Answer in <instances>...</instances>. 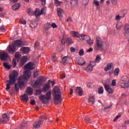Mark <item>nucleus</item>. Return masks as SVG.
I'll list each match as a JSON object with an SVG mask.
<instances>
[{"mask_svg":"<svg viewBox=\"0 0 129 129\" xmlns=\"http://www.w3.org/2000/svg\"><path fill=\"white\" fill-rule=\"evenodd\" d=\"M18 75L19 74H18V72H17L16 70H14L12 74L9 75L10 80L6 81V82H8V83L6 84L7 87L6 90H10V89H11V85H14V84H15L14 90L16 93H19L20 92V89H22L23 87L24 88L26 87V83L24 81V78H23L22 77H20L19 78L18 81V84L16 83Z\"/></svg>","mask_w":129,"mask_h":129,"instance_id":"obj_1","label":"nucleus"},{"mask_svg":"<svg viewBox=\"0 0 129 129\" xmlns=\"http://www.w3.org/2000/svg\"><path fill=\"white\" fill-rule=\"evenodd\" d=\"M61 91L58 87H55L52 90V96L54 101V104H60L63 101L61 95Z\"/></svg>","mask_w":129,"mask_h":129,"instance_id":"obj_2","label":"nucleus"},{"mask_svg":"<svg viewBox=\"0 0 129 129\" xmlns=\"http://www.w3.org/2000/svg\"><path fill=\"white\" fill-rule=\"evenodd\" d=\"M51 96H52V92L50 91L46 93V96H45L44 95H40L39 97V99L40 100H41V101H42V103L46 104V103H47V101L51 99Z\"/></svg>","mask_w":129,"mask_h":129,"instance_id":"obj_3","label":"nucleus"},{"mask_svg":"<svg viewBox=\"0 0 129 129\" xmlns=\"http://www.w3.org/2000/svg\"><path fill=\"white\" fill-rule=\"evenodd\" d=\"M120 86L122 88L127 89L129 87V79L126 76H123L121 79Z\"/></svg>","mask_w":129,"mask_h":129,"instance_id":"obj_4","label":"nucleus"},{"mask_svg":"<svg viewBox=\"0 0 129 129\" xmlns=\"http://www.w3.org/2000/svg\"><path fill=\"white\" fill-rule=\"evenodd\" d=\"M46 81L45 78L43 76L39 77V80H36L32 84V87H36V86H41Z\"/></svg>","mask_w":129,"mask_h":129,"instance_id":"obj_5","label":"nucleus"},{"mask_svg":"<svg viewBox=\"0 0 129 129\" xmlns=\"http://www.w3.org/2000/svg\"><path fill=\"white\" fill-rule=\"evenodd\" d=\"M45 121V117L41 115L40 118L38 121H36L33 124V126L34 128H40V127L42 124H43V122Z\"/></svg>","mask_w":129,"mask_h":129,"instance_id":"obj_6","label":"nucleus"},{"mask_svg":"<svg viewBox=\"0 0 129 129\" xmlns=\"http://www.w3.org/2000/svg\"><path fill=\"white\" fill-rule=\"evenodd\" d=\"M10 58V55L7 51L5 50H1L0 51V59L1 61H8V59Z\"/></svg>","mask_w":129,"mask_h":129,"instance_id":"obj_7","label":"nucleus"},{"mask_svg":"<svg viewBox=\"0 0 129 129\" xmlns=\"http://www.w3.org/2000/svg\"><path fill=\"white\" fill-rule=\"evenodd\" d=\"M104 87L105 90H106V92H108L109 94H112L114 92L113 89L109 86V85L107 84H105L104 85Z\"/></svg>","mask_w":129,"mask_h":129,"instance_id":"obj_8","label":"nucleus"},{"mask_svg":"<svg viewBox=\"0 0 129 129\" xmlns=\"http://www.w3.org/2000/svg\"><path fill=\"white\" fill-rule=\"evenodd\" d=\"M9 121V117L6 114H3L2 116V118L0 119V122L3 124H5L7 121Z\"/></svg>","mask_w":129,"mask_h":129,"instance_id":"obj_9","label":"nucleus"},{"mask_svg":"<svg viewBox=\"0 0 129 129\" xmlns=\"http://www.w3.org/2000/svg\"><path fill=\"white\" fill-rule=\"evenodd\" d=\"M76 62L77 64H78V65L83 66L86 63L84 59L83 58L81 57H77L75 59Z\"/></svg>","mask_w":129,"mask_h":129,"instance_id":"obj_10","label":"nucleus"},{"mask_svg":"<svg viewBox=\"0 0 129 129\" xmlns=\"http://www.w3.org/2000/svg\"><path fill=\"white\" fill-rule=\"evenodd\" d=\"M17 51V47L15 45L13 44V43L11 45H9L8 46V52L10 53H12L14 54L15 52Z\"/></svg>","mask_w":129,"mask_h":129,"instance_id":"obj_11","label":"nucleus"},{"mask_svg":"<svg viewBox=\"0 0 129 129\" xmlns=\"http://www.w3.org/2000/svg\"><path fill=\"white\" fill-rule=\"evenodd\" d=\"M96 41L97 48L102 49V47H103V44H102V42L101 41V38L99 36H97Z\"/></svg>","mask_w":129,"mask_h":129,"instance_id":"obj_12","label":"nucleus"},{"mask_svg":"<svg viewBox=\"0 0 129 129\" xmlns=\"http://www.w3.org/2000/svg\"><path fill=\"white\" fill-rule=\"evenodd\" d=\"M27 60H28V56H23L20 60V62L19 64L20 67H23V66H24V65H25V63L27 62Z\"/></svg>","mask_w":129,"mask_h":129,"instance_id":"obj_13","label":"nucleus"},{"mask_svg":"<svg viewBox=\"0 0 129 129\" xmlns=\"http://www.w3.org/2000/svg\"><path fill=\"white\" fill-rule=\"evenodd\" d=\"M23 41L20 40V39H18L15 40L14 43H13L15 47H22V46H23Z\"/></svg>","mask_w":129,"mask_h":129,"instance_id":"obj_14","label":"nucleus"},{"mask_svg":"<svg viewBox=\"0 0 129 129\" xmlns=\"http://www.w3.org/2000/svg\"><path fill=\"white\" fill-rule=\"evenodd\" d=\"M84 40L85 41H86L87 44H88V45H90V46H91L94 43L93 40H91V38L89 36L86 35Z\"/></svg>","mask_w":129,"mask_h":129,"instance_id":"obj_15","label":"nucleus"},{"mask_svg":"<svg viewBox=\"0 0 129 129\" xmlns=\"http://www.w3.org/2000/svg\"><path fill=\"white\" fill-rule=\"evenodd\" d=\"M51 88V86L50 85V83H48L47 84H45L42 88L43 92H47L48 90H49Z\"/></svg>","mask_w":129,"mask_h":129,"instance_id":"obj_16","label":"nucleus"},{"mask_svg":"<svg viewBox=\"0 0 129 129\" xmlns=\"http://www.w3.org/2000/svg\"><path fill=\"white\" fill-rule=\"evenodd\" d=\"M75 93H78L80 96H82V94H83L82 88H81V87H77L76 89Z\"/></svg>","mask_w":129,"mask_h":129,"instance_id":"obj_17","label":"nucleus"},{"mask_svg":"<svg viewBox=\"0 0 129 129\" xmlns=\"http://www.w3.org/2000/svg\"><path fill=\"white\" fill-rule=\"evenodd\" d=\"M92 63H94V61H91L89 65L87 66V70H88V71H92V70H93V67H94V65L92 64Z\"/></svg>","mask_w":129,"mask_h":129,"instance_id":"obj_18","label":"nucleus"},{"mask_svg":"<svg viewBox=\"0 0 129 129\" xmlns=\"http://www.w3.org/2000/svg\"><path fill=\"white\" fill-rule=\"evenodd\" d=\"M20 97L22 101H25L26 102H28V101H29V97H28V95L25 94L21 96Z\"/></svg>","mask_w":129,"mask_h":129,"instance_id":"obj_19","label":"nucleus"},{"mask_svg":"<svg viewBox=\"0 0 129 129\" xmlns=\"http://www.w3.org/2000/svg\"><path fill=\"white\" fill-rule=\"evenodd\" d=\"M57 13L58 17L61 18V17L63 16V14H64V11L62 9L59 8L57 9Z\"/></svg>","mask_w":129,"mask_h":129,"instance_id":"obj_20","label":"nucleus"},{"mask_svg":"<svg viewBox=\"0 0 129 129\" xmlns=\"http://www.w3.org/2000/svg\"><path fill=\"white\" fill-rule=\"evenodd\" d=\"M21 51L24 53V54H28L30 53V48L29 47H22L21 48Z\"/></svg>","mask_w":129,"mask_h":129,"instance_id":"obj_21","label":"nucleus"},{"mask_svg":"<svg viewBox=\"0 0 129 129\" xmlns=\"http://www.w3.org/2000/svg\"><path fill=\"white\" fill-rule=\"evenodd\" d=\"M112 65H113L112 63H108L104 69L105 71H108V70H110L111 68H112Z\"/></svg>","mask_w":129,"mask_h":129,"instance_id":"obj_22","label":"nucleus"},{"mask_svg":"<svg viewBox=\"0 0 129 129\" xmlns=\"http://www.w3.org/2000/svg\"><path fill=\"white\" fill-rule=\"evenodd\" d=\"M26 93H28L29 95H32L33 94V89L31 87H28L27 90L25 91Z\"/></svg>","mask_w":129,"mask_h":129,"instance_id":"obj_23","label":"nucleus"},{"mask_svg":"<svg viewBox=\"0 0 129 129\" xmlns=\"http://www.w3.org/2000/svg\"><path fill=\"white\" fill-rule=\"evenodd\" d=\"M94 102H95V99L94 98V96H90L89 99V103H90V104H94Z\"/></svg>","mask_w":129,"mask_h":129,"instance_id":"obj_24","label":"nucleus"},{"mask_svg":"<svg viewBox=\"0 0 129 129\" xmlns=\"http://www.w3.org/2000/svg\"><path fill=\"white\" fill-rule=\"evenodd\" d=\"M33 65H34L33 63L28 62L26 65H25V68H26V69H30V70H33V69L32 68V67H33Z\"/></svg>","mask_w":129,"mask_h":129,"instance_id":"obj_25","label":"nucleus"},{"mask_svg":"<svg viewBox=\"0 0 129 129\" xmlns=\"http://www.w3.org/2000/svg\"><path fill=\"white\" fill-rule=\"evenodd\" d=\"M21 7V5L19 4H15L12 6V9L13 11H17L19 10Z\"/></svg>","mask_w":129,"mask_h":129,"instance_id":"obj_26","label":"nucleus"},{"mask_svg":"<svg viewBox=\"0 0 129 129\" xmlns=\"http://www.w3.org/2000/svg\"><path fill=\"white\" fill-rule=\"evenodd\" d=\"M66 42L67 45H72V44H73V40L72 39V38L68 37V38H67Z\"/></svg>","mask_w":129,"mask_h":129,"instance_id":"obj_27","label":"nucleus"},{"mask_svg":"<svg viewBox=\"0 0 129 129\" xmlns=\"http://www.w3.org/2000/svg\"><path fill=\"white\" fill-rule=\"evenodd\" d=\"M51 24L50 23H47L44 25V30L45 31H48L51 29Z\"/></svg>","mask_w":129,"mask_h":129,"instance_id":"obj_28","label":"nucleus"},{"mask_svg":"<svg viewBox=\"0 0 129 129\" xmlns=\"http://www.w3.org/2000/svg\"><path fill=\"white\" fill-rule=\"evenodd\" d=\"M73 37L74 38H80V34L78 32H76L75 31H72Z\"/></svg>","mask_w":129,"mask_h":129,"instance_id":"obj_29","label":"nucleus"},{"mask_svg":"<svg viewBox=\"0 0 129 129\" xmlns=\"http://www.w3.org/2000/svg\"><path fill=\"white\" fill-rule=\"evenodd\" d=\"M30 26L32 29H36L38 26V24H37L36 21H33L30 24Z\"/></svg>","mask_w":129,"mask_h":129,"instance_id":"obj_30","label":"nucleus"},{"mask_svg":"<svg viewBox=\"0 0 129 129\" xmlns=\"http://www.w3.org/2000/svg\"><path fill=\"white\" fill-rule=\"evenodd\" d=\"M21 54L19 53V52H17L15 54V59L17 60V62H20V59H21Z\"/></svg>","mask_w":129,"mask_h":129,"instance_id":"obj_31","label":"nucleus"},{"mask_svg":"<svg viewBox=\"0 0 129 129\" xmlns=\"http://www.w3.org/2000/svg\"><path fill=\"white\" fill-rule=\"evenodd\" d=\"M35 16V17H39L41 15H39L40 13V10L38 8H36L34 10Z\"/></svg>","mask_w":129,"mask_h":129,"instance_id":"obj_32","label":"nucleus"},{"mask_svg":"<svg viewBox=\"0 0 129 129\" xmlns=\"http://www.w3.org/2000/svg\"><path fill=\"white\" fill-rule=\"evenodd\" d=\"M122 27V23L121 22H117L116 25V28L117 30H119Z\"/></svg>","mask_w":129,"mask_h":129,"instance_id":"obj_33","label":"nucleus"},{"mask_svg":"<svg viewBox=\"0 0 129 129\" xmlns=\"http://www.w3.org/2000/svg\"><path fill=\"white\" fill-rule=\"evenodd\" d=\"M63 2L61 1H59L58 0H54V5L56 6V7H59V6H61V4H62Z\"/></svg>","mask_w":129,"mask_h":129,"instance_id":"obj_34","label":"nucleus"},{"mask_svg":"<svg viewBox=\"0 0 129 129\" xmlns=\"http://www.w3.org/2000/svg\"><path fill=\"white\" fill-rule=\"evenodd\" d=\"M24 78L25 79H28L30 78V75L29 74V71H26L24 73Z\"/></svg>","mask_w":129,"mask_h":129,"instance_id":"obj_35","label":"nucleus"},{"mask_svg":"<svg viewBox=\"0 0 129 129\" xmlns=\"http://www.w3.org/2000/svg\"><path fill=\"white\" fill-rule=\"evenodd\" d=\"M3 66L5 67V68H6V69H8V70L11 69V66L9 65V64H8L7 62H4L3 63Z\"/></svg>","mask_w":129,"mask_h":129,"instance_id":"obj_36","label":"nucleus"},{"mask_svg":"<svg viewBox=\"0 0 129 129\" xmlns=\"http://www.w3.org/2000/svg\"><path fill=\"white\" fill-rule=\"evenodd\" d=\"M118 74H119V69L116 68L114 71V75L115 76H118Z\"/></svg>","mask_w":129,"mask_h":129,"instance_id":"obj_37","label":"nucleus"},{"mask_svg":"<svg viewBox=\"0 0 129 129\" xmlns=\"http://www.w3.org/2000/svg\"><path fill=\"white\" fill-rule=\"evenodd\" d=\"M103 91H104L103 87H100L98 88V93L99 94H103Z\"/></svg>","mask_w":129,"mask_h":129,"instance_id":"obj_38","label":"nucleus"},{"mask_svg":"<svg viewBox=\"0 0 129 129\" xmlns=\"http://www.w3.org/2000/svg\"><path fill=\"white\" fill-rule=\"evenodd\" d=\"M124 30L125 33H129V25L127 24H125Z\"/></svg>","mask_w":129,"mask_h":129,"instance_id":"obj_39","label":"nucleus"},{"mask_svg":"<svg viewBox=\"0 0 129 129\" xmlns=\"http://www.w3.org/2000/svg\"><path fill=\"white\" fill-rule=\"evenodd\" d=\"M71 4L74 5V6L78 4V0H71Z\"/></svg>","mask_w":129,"mask_h":129,"instance_id":"obj_40","label":"nucleus"},{"mask_svg":"<svg viewBox=\"0 0 129 129\" xmlns=\"http://www.w3.org/2000/svg\"><path fill=\"white\" fill-rule=\"evenodd\" d=\"M89 3V0H83L82 5L86 6L87 5H88Z\"/></svg>","mask_w":129,"mask_h":129,"instance_id":"obj_41","label":"nucleus"},{"mask_svg":"<svg viewBox=\"0 0 129 129\" xmlns=\"http://www.w3.org/2000/svg\"><path fill=\"white\" fill-rule=\"evenodd\" d=\"M68 58V56H66L62 58V61L63 62L64 65H65V63H67Z\"/></svg>","mask_w":129,"mask_h":129,"instance_id":"obj_42","label":"nucleus"},{"mask_svg":"<svg viewBox=\"0 0 129 129\" xmlns=\"http://www.w3.org/2000/svg\"><path fill=\"white\" fill-rule=\"evenodd\" d=\"M12 64L13 67H16V66H17V61L16 60V58L13 59Z\"/></svg>","mask_w":129,"mask_h":129,"instance_id":"obj_43","label":"nucleus"},{"mask_svg":"<svg viewBox=\"0 0 129 129\" xmlns=\"http://www.w3.org/2000/svg\"><path fill=\"white\" fill-rule=\"evenodd\" d=\"M79 54L80 56H83L84 55V50L83 49H81L80 50L79 52Z\"/></svg>","mask_w":129,"mask_h":129,"instance_id":"obj_44","label":"nucleus"},{"mask_svg":"<svg viewBox=\"0 0 129 129\" xmlns=\"http://www.w3.org/2000/svg\"><path fill=\"white\" fill-rule=\"evenodd\" d=\"M56 53H53L52 54V62H55V61H56Z\"/></svg>","mask_w":129,"mask_h":129,"instance_id":"obj_45","label":"nucleus"},{"mask_svg":"<svg viewBox=\"0 0 129 129\" xmlns=\"http://www.w3.org/2000/svg\"><path fill=\"white\" fill-rule=\"evenodd\" d=\"M39 76V72L38 71H36L35 72H34L33 73V78H37V76Z\"/></svg>","mask_w":129,"mask_h":129,"instance_id":"obj_46","label":"nucleus"},{"mask_svg":"<svg viewBox=\"0 0 129 129\" xmlns=\"http://www.w3.org/2000/svg\"><path fill=\"white\" fill-rule=\"evenodd\" d=\"M101 60V57L100 56H99V55H97L96 59H95V61H97V62H98V63H99V62H100Z\"/></svg>","mask_w":129,"mask_h":129,"instance_id":"obj_47","label":"nucleus"},{"mask_svg":"<svg viewBox=\"0 0 129 129\" xmlns=\"http://www.w3.org/2000/svg\"><path fill=\"white\" fill-rule=\"evenodd\" d=\"M20 23H21L22 25H26L27 21L24 19H20Z\"/></svg>","mask_w":129,"mask_h":129,"instance_id":"obj_48","label":"nucleus"},{"mask_svg":"<svg viewBox=\"0 0 129 129\" xmlns=\"http://www.w3.org/2000/svg\"><path fill=\"white\" fill-rule=\"evenodd\" d=\"M25 126H28V123L27 122H23L21 124V127H25Z\"/></svg>","mask_w":129,"mask_h":129,"instance_id":"obj_49","label":"nucleus"},{"mask_svg":"<svg viewBox=\"0 0 129 129\" xmlns=\"http://www.w3.org/2000/svg\"><path fill=\"white\" fill-rule=\"evenodd\" d=\"M36 92L37 95H41V94L42 93V90L41 89H38L36 90Z\"/></svg>","mask_w":129,"mask_h":129,"instance_id":"obj_50","label":"nucleus"},{"mask_svg":"<svg viewBox=\"0 0 129 129\" xmlns=\"http://www.w3.org/2000/svg\"><path fill=\"white\" fill-rule=\"evenodd\" d=\"M85 121L87 122V123H91V120H90V118H85Z\"/></svg>","mask_w":129,"mask_h":129,"instance_id":"obj_51","label":"nucleus"},{"mask_svg":"<svg viewBox=\"0 0 129 129\" xmlns=\"http://www.w3.org/2000/svg\"><path fill=\"white\" fill-rule=\"evenodd\" d=\"M45 8L44 7L42 8L40 10V13L38 15H40L41 16V15H43V14H45V13L44 12H45Z\"/></svg>","mask_w":129,"mask_h":129,"instance_id":"obj_52","label":"nucleus"},{"mask_svg":"<svg viewBox=\"0 0 129 129\" xmlns=\"http://www.w3.org/2000/svg\"><path fill=\"white\" fill-rule=\"evenodd\" d=\"M51 28H53V29H56V28H57L58 26H57L56 24H55V23H53L51 25Z\"/></svg>","mask_w":129,"mask_h":129,"instance_id":"obj_53","label":"nucleus"},{"mask_svg":"<svg viewBox=\"0 0 129 129\" xmlns=\"http://www.w3.org/2000/svg\"><path fill=\"white\" fill-rule=\"evenodd\" d=\"M40 46V42L39 41H36L34 45V48H38Z\"/></svg>","mask_w":129,"mask_h":129,"instance_id":"obj_54","label":"nucleus"},{"mask_svg":"<svg viewBox=\"0 0 129 129\" xmlns=\"http://www.w3.org/2000/svg\"><path fill=\"white\" fill-rule=\"evenodd\" d=\"M94 4L95 5L96 7H99V2L95 0L94 1Z\"/></svg>","mask_w":129,"mask_h":129,"instance_id":"obj_55","label":"nucleus"},{"mask_svg":"<svg viewBox=\"0 0 129 129\" xmlns=\"http://www.w3.org/2000/svg\"><path fill=\"white\" fill-rule=\"evenodd\" d=\"M120 116H121L120 115H117L115 118L113 119V121L115 122L116 121V120H117V119H118V118H119V117H120Z\"/></svg>","mask_w":129,"mask_h":129,"instance_id":"obj_56","label":"nucleus"},{"mask_svg":"<svg viewBox=\"0 0 129 129\" xmlns=\"http://www.w3.org/2000/svg\"><path fill=\"white\" fill-rule=\"evenodd\" d=\"M112 86H115L116 85V81L115 80H113L112 81Z\"/></svg>","mask_w":129,"mask_h":129,"instance_id":"obj_57","label":"nucleus"},{"mask_svg":"<svg viewBox=\"0 0 129 129\" xmlns=\"http://www.w3.org/2000/svg\"><path fill=\"white\" fill-rule=\"evenodd\" d=\"M60 42H61L62 45H65V38L64 37H63L61 39Z\"/></svg>","mask_w":129,"mask_h":129,"instance_id":"obj_58","label":"nucleus"},{"mask_svg":"<svg viewBox=\"0 0 129 129\" xmlns=\"http://www.w3.org/2000/svg\"><path fill=\"white\" fill-rule=\"evenodd\" d=\"M121 19V16H120L119 15H117L116 16L115 20L116 21H119Z\"/></svg>","mask_w":129,"mask_h":129,"instance_id":"obj_59","label":"nucleus"},{"mask_svg":"<svg viewBox=\"0 0 129 129\" xmlns=\"http://www.w3.org/2000/svg\"><path fill=\"white\" fill-rule=\"evenodd\" d=\"M41 2V5L42 6H45L46 5V0H39Z\"/></svg>","mask_w":129,"mask_h":129,"instance_id":"obj_60","label":"nucleus"},{"mask_svg":"<svg viewBox=\"0 0 129 129\" xmlns=\"http://www.w3.org/2000/svg\"><path fill=\"white\" fill-rule=\"evenodd\" d=\"M4 30H6V27L4 25L0 26V31H4Z\"/></svg>","mask_w":129,"mask_h":129,"instance_id":"obj_61","label":"nucleus"},{"mask_svg":"<svg viewBox=\"0 0 129 129\" xmlns=\"http://www.w3.org/2000/svg\"><path fill=\"white\" fill-rule=\"evenodd\" d=\"M86 36V35H85L80 34V37H81L82 40H85Z\"/></svg>","mask_w":129,"mask_h":129,"instance_id":"obj_62","label":"nucleus"},{"mask_svg":"<svg viewBox=\"0 0 129 129\" xmlns=\"http://www.w3.org/2000/svg\"><path fill=\"white\" fill-rule=\"evenodd\" d=\"M30 104L34 105V104H35V103H36V101H35V100H32L30 101Z\"/></svg>","mask_w":129,"mask_h":129,"instance_id":"obj_63","label":"nucleus"},{"mask_svg":"<svg viewBox=\"0 0 129 129\" xmlns=\"http://www.w3.org/2000/svg\"><path fill=\"white\" fill-rule=\"evenodd\" d=\"M65 77H66V76H65V74H62L60 76L61 79H64V78H65Z\"/></svg>","mask_w":129,"mask_h":129,"instance_id":"obj_64","label":"nucleus"}]
</instances>
